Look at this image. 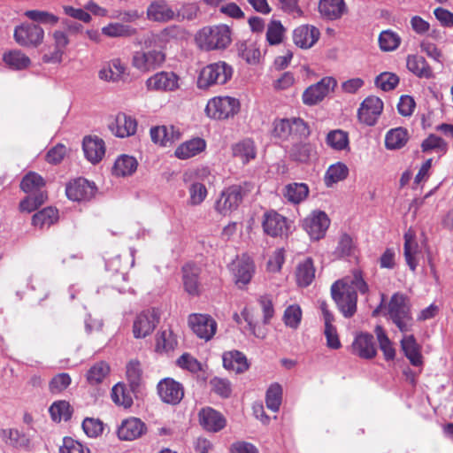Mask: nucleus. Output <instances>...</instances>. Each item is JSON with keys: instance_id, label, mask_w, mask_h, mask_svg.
Listing matches in <instances>:
<instances>
[{"instance_id": "3", "label": "nucleus", "mask_w": 453, "mask_h": 453, "mask_svg": "<svg viewBox=\"0 0 453 453\" xmlns=\"http://www.w3.org/2000/svg\"><path fill=\"white\" fill-rule=\"evenodd\" d=\"M388 315L396 327L403 334L411 332L414 319L406 296L395 293L388 303Z\"/></svg>"}, {"instance_id": "42", "label": "nucleus", "mask_w": 453, "mask_h": 453, "mask_svg": "<svg viewBox=\"0 0 453 453\" xmlns=\"http://www.w3.org/2000/svg\"><path fill=\"white\" fill-rule=\"evenodd\" d=\"M45 186V181L43 178L35 172H30L27 173L21 182L20 188L21 189L31 195H35L39 192H43L42 188Z\"/></svg>"}, {"instance_id": "5", "label": "nucleus", "mask_w": 453, "mask_h": 453, "mask_svg": "<svg viewBox=\"0 0 453 453\" xmlns=\"http://www.w3.org/2000/svg\"><path fill=\"white\" fill-rule=\"evenodd\" d=\"M239 101L230 96H219L211 99L205 107L208 117L215 119H225L233 117L239 111Z\"/></svg>"}, {"instance_id": "17", "label": "nucleus", "mask_w": 453, "mask_h": 453, "mask_svg": "<svg viewBox=\"0 0 453 453\" xmlns=\"http://www.w3.org/2000/svg\"><path fill=\"white\" fill-rule=\"evenodd\" d=\"M157 391L163 402L170 404H177L183 398L182 386L173 379L162 380L157 385Z\"/></svg>"}, {"instance_id": "45", "label": "nucleus", "mask_w": 453, "mask_h": 453, "mask_svg": "<svg viewBox=\"0 0 453 453\" xmlns=\"http://www.w3.org/2000/svg\"><path fill=\"white\" fill-rule=\"evenodd\" d=\"M4 63L12 69L22 70L29 66L30 58L21 50H11L4 54Z\"/></svg>"}, {"instance_id": "47", "label": "nucleus", "mask_w": 453, "mask_h": 453, "mask_svg": "<svg viewBox=\"0 0 453 453\" xmlns=\"http://www.w3.org/2000/svg\"><path fill=\"white\" fill-rule=\"evenodd\" d=\"M178 344L176 336L171 329L162 330L157 337L156 349L159 352L173 350Z\"/></svg>"}, {"instance_id": "34", "label": "nucleus", "mask_w": 453, "mask_h": 453, "mask_svg": "<svg viewBox=\"0 0 453 453\" xmlns=\"http://www.w3.org/2000/svg\"><path fill=\"white\" fill-rule=\"evenodd\" d=\"M289 157L292 160L300 163H308L316 157V148L311 142H296L289 150Z\"/></svg>"}, {"instance_id": "62", "label": "nucleus", "mask_w": 453, "mask_h": 453, "mask_svg": "<svg viewBox=\"0 0 453 453\" xmlns=\"http://www.w3.org/2000/svg\"><path fill=\"white\" fill-rule=\"evenodd\" d=\"M72 379L66 372L55 375L49 383V389L52 394H59L65 390L71 384Z\"/></svg>"}, {"instance_id": "19", "label": "nucleus", "mask_w": 453, "mask_h": 453, "mask_svg": "<svg viewBox=\"0 0 453 453\" xmlns=\"http://www.w3.org/2000/svg\"><path fill=\"white\" fill-rule=\"evenodd\" d=\"M262 226L265 233L273 237L286 234L288 230L287 219L274 211L265 213Z\"/></svg>"}, {"instance_id": "10", "label": "nucleus", "mask_w": 453, "mask_h": 453, "mask_svg": "<svg viewBox=\"0 0 453 453\" xmlns=\"http://www.w3.org/2000/svg\"><path fill=\"white\" fill-rule=\"evenodd\" d=\"M242 196L240 186H231L221 192L219 198L216 201L215 209L221 215H229L239 207Z\"/></svg>"}, {"instance_id": "41", "label": "nucleus", "mask_w": 453, "mask_h": 453, "mask_svg": "<svg viewBox=\"0 0 453 453\" xmlns=\"http://www.w3.org/2000/svg\"><path fill=\"white\" fill-rule=\"evenodd\" d=\"M315 278V268L311 258H306L296 268V281L301 287H308Z\"/></svg>"}, {"instance_id": "1", "label": "nucleus", "mask_w": 453, "mask_h": 453, "mask_svg": "<svg viewBox=\"0 0 453 453\" xmlns=\"http://www.w3.org/2000/svg\"><path fill=\"white\" fill-rule=\"evenodd\" d=\"M368 290L361 271L354 270L351 276L336 280L332 285L331 295L342 315L351 318L357 311V291L366 294Z\"/></svg>"}, {"instance_id": "30", "label": "nucleus", "mask_w": 453, "mask_h": 453, "mask_svg": "<svg viewBox=\"0 0 453 453\" xmlns=\"http://www.w3.org/2000/svg\"><path fill=\"white\" fill-rule=\"evenodd\" d=\"M232 154L234 157L240 160L243 165L255 159L257 156V148L251 139H243L232 146Z\"/></svg>"}, {"instance_id": "58", "label": "nucleus", "mask_w": 453, "mask_h": 453, "mask_svg": "<svg viewBox=\"0 0 453 453\" xmlns=\"http://www.w3.org/2000/svg\"><path fill=\"white\" fill-rule=\"evenodd\" d=\"M285 28L279 20H272L267 27L266 40L271 45H277L282 42Z\"/></svg>"}, {"instance_id": "23", "label": "nucleus", "mask_w": 453, "mask_h": 453, "mask_svg": "<svg viewBox=\"0 0 453 453\" xmlns=\"http://www.w3.org/2000/svg\"><path fill=\"white\" fill-rule=\"evenodd\" d=\"M146 425L137 418H129L121 422L118 437L122 441H134L146 432Z\"/></svg>"}, {"instance_id": "35", "label": "nucleus", "mask_w": 453, "mask_h": 453, "mask_svg": "<svg viewBox=\"0 0 453 453\" xmlns=\"http://www.w3.org/2000/svg\"><path fill=\"white\" fill-rule=\"evenodd\" d=\"M205 147L204 140L194 138L178 146L174 154L180 159H188L202 152Z\"/></svg>"}, {"instance_id": "21", "label": "nucleus", "mask_w": 453, "mask_h": 453, "mask_svg": "<svg viewBox=\"0 0 453 453\" xmlns=\"http://www.w3.org/2000/svg\"><path fill=\"white\" fill-rule=\"evenodd\" d=\"M352 353L364 359H371L377 354L373 336L367 333L357 334L351 345Z\"/></svg>"}, {"instance_id": "39", "label": "nucleus", "mask_w": 453, "mask_h": 453, "mask_svg": "<svg viewBox=\"0 0 453 453\" xmlns=\"http://www.w3.org/2000/svg\"><path fill=\"white\" fill-rule=\"evenodd\" d=\"M1 436L5 443L12 447L28 448L30 446L29 436L18 429H4L1 432Z\"/></svg>"}, {"instance_id": "25", "label": "nucleus", "mask_w": 453, "mask_h": 453, "mask_svg": "<svg viewBox=\"0 0 453 453\" xmlns=\"http://www.w3.org/2000/svg\"><path fill=\"white\" fill-rule=\"evenodd\" d=\"M403 256L410 269L414 272L418 265L421 255L420 247L414 234L409 230L404 234Z\"/></svg>"}, {"instance_id": "64", "label": "nucleus", "mask_w": 453, "mask_h": 453, "mask_svg": "<svg viewBox=\"0 0 453 453\" xmlns=\"http://www.w3.org/2000/svg\"><path fill=\"white\" fill-rule=\"evenodd\" d=\"M398 82V76L392 73H382L377 76L375 80L377 87L380 88L384 91L394 89Z\"/></svg>"}, {"instance_id": "12", "label": "nucleus", "mask_w": 453, "mask_h": 453, "mask_svg": "<svg viewBox=\"0 0 453 453\" xmlns=\"http://www.w3.org/2000/svg\"><path fill=\"white\" fill-rule=\"evenodd\" d=\"M158 319L157 313L154 309L144 311L137 315L133 324L134 338H145L150 335L154 331Z\"/></svg>"}, {"instance_id": "29", "label": "nucleus", "mask_w": 453, "mask_h": 453, "mask_svg": "<svg viewBox=\"0 0 453 453\" xmlns=\"http://www.w3.org/2000/svg\"><path fill=\"white\" fill-rule=\"evenodd\" d=\"M401 349L412 365L421 366L423 365L420 347L413 334L404 335L402 338Z\"/></svg>"}, {"instance_id": "8", "label": "nucleus", "mask_w": 453, "mask_h": 453, "mask_svg": "<svg viewBox=\"0 0 453 453\" xmlns=\"http://www.w3.org/2000/svg\"><path fill=\"white\" fill-rule=\"evenodd\" d=\"M336 86L332 77H324L319 82L308 87L303 93L302 99L305 105H315L321 102Z\"/></svg>"}, {"instance_id": "54", "label": "nucleus", "mask_w": 453, "mask_h": 453, "mask_svg": "<svg viewBox=\"0 0 453 453\" xmlns=\"http://www.w3.org/2000/svg\"><path fill=\"white\" fill-rule=\"evenodd\" d=\"M348 175V168L344 164L337 163L331 165L325 175V182L326 186H332L340 180H344Z\"/></svg>"}, {"instance_id": "28", "label": "nucleus", "mask_w": 453, "mask_h": 453, "mask_svg": "<svg viewBox=\"0 0 453 453\" xmlns=\"http://www.w3.org/2000/svg\"><path fill=\"white\" fill-rule=\"evenodd\" d=\"M150 136L155 143L168 146L180 139V133L173 126H161L152 127Z\"/></svg>"}, {"instance_id": "36", "label": "nucleus", "mask_w": 453, "mask_h": 453, "mask_svg": "<svg viewBox=\"0 0 453 453\" xmlns=\"http://www.w3.org/2000/svg\"><path fill=\"white\" fill-rule=\"evenodd\" d=\"M282 195L288 202L298 204L308 196L309 188L305 183H289L282 189Z\"/></svg>"}, {"instance_id": "44", "label": "nucleus", "mask_w": 453, "mask_h": 453, "mask_svg": "<svg viewBox=\"0 0 453 453\" xmlns=\"http://www.w3.org/2000/svg\"><path fill=\"white\" fill-rule=\"evenodd\" d=\"M58 219V211L53 207H47L33 216L32 223L40 228L50 227Z\"/></svg>"}, {"instance_id": "6", "label": "nucleus", "mask_w": 453, "mask_h": 453, "mask_svg": "<svg viewBox=\"0 0 453 453\" xmlns=\"http://www.w3.org/2000/svg\"><path fill=\"white\" fill-rule=\"evenodd\" d=\"M14 40L22 47L37 48L44 39V30L39 25L23 23L14 29Z\"/></svg>"}, {"instance_id": "50", "label": "nucleus", "mask_w": 453, "mask_h": 453, "mask_svg": "<svg viewBox=\"0 0 453 453\" xmlns=\"http://www.w3.org/2000/svg\"><path fill=\"white\" fill-rule=\"evenodd\" d=\"M282 398V388L279 383H273L266 391V407L276 412L280 410Z\"/></svg>"}, {"instance_id": "46", "label": "nucleus", "mask_w": 453, "mask_h": 453, "mask_svg": "<svg viewBox=\"0 0 453 453\" xmlns=\"http://www.w3.org/2000/svg\"><path fill=\"white\" fill-rule=\"evenodd\" d=\"M374 333L385 359L393 360L395 357V349L393 347L392 342L385 333L383 327L381 326H376Z\"/></svg>"}, {"instance_id": "4", "label": "nucleus", "mask_w": 453, "mask_h": 453, "mask_svg": "<svg viewBox=\"0 0 453 453\" xmlns=\"http://www.w3.org/2000/svg\"><path fill=\"white\" fill-rule=\"evenodd\" d=\"M232 75V66L224 61H219L202 69L197 85L200 88H207L212 85L225 84L231 79Z\"/></svg>"}, {"instance_id": "11", "label": "nucleus", "mask_w": 453, "mask_h": 453, "mask_svg": "<svg viewBox=\"0 0 453 453\" xmlns=\"http://www.w3.org/2000/svg\"><path fill=\"white\" fill-rule=\"evenodd\" d=\"M188 325L199 338L205 341L211 339L217 330L216 321L204 314H191L188 317Z\"/></svg>"}, {"instance_id": "18", "label": "nucleus", "mask_w": 453, "mask_h": 453, "mask_svg": "<svg viewBox=\"0 0 453 453\" xmlns=\"http://www.w3.org/2000/svg\"><path fill=\"white\" fill-rule=\"evenodd\" d=\"M198 417L203 428L211 433L219 432L226 425L225 417L211 407L203 408L199 411Z\"/></svg>"}, {"instance_id": "52", "label": "nucleus", "mask_w": 453, "mask_h": 453, "mask_svg": "<svg viewBox=\"0 0 453 453\" xmlns=\"http://www.w3.org/2000/svg\"><path fill=\"white\" fill-rule=\"evenodd\" d=\"M111 399L118 404L128 408L133 404V398L125 384L118 383L111 389Z\"/></svg>"}, {"instance_id": "53", "label": "nucleus", "mask_w": 453, "mask_h": 453, "mask_svg": "<svg viewBox=\"0 0 453 453\" xmlns=\"http://www.w3.org/2000/svg\"><path fill=\"white\" fill-rule=\"evenodd\" d=\"M302 316L301 307L298 304H291L286 308L282 319L288 327L296 329L301 323Z\"/></svg>"}, {"instance_id": "9", "label": "nucleus", "mask_w": 453, "mask_h": 453, "mask_svg": "<svg viewBox=\"0 0 453 453\" xmlns=\"http://www.w3.org/2000/svg\"><path fill=\"white\" fill-rule=\"evenodd\" d=\"M330 225V219L322 211H314L303 220V227L313 240L323 238Z\"/></svg>"}, {"instance_id": "22", "label": "nucleus", "mask_w": 453, "mask_h": 453, "mask_svg": "<svg viewBox=\"0 0 453 453\" xmlns=\"http://www.w3.org/2000/svg\"><path fill=\"white\" fill-rule=\"evenodd\" d=\"M147 19L155 22L165 23L176 19V14L165 0L150 4L146 11Z\"/></svg>"}, {"instance_id": "14", "label": "nucleus", "mask_w": 453, "mask_h": 453, "mask_svg": "<svg viewBox=\"0 0 453 453\" xmlns=\"http://www.w3.org/2000/svg\"><path fill=\"white\" fill-rule=\"evenodd\" d=\"M231 271L236 285L242 288L250 281L253 276V261L249 256L242 255L231 264Z\"/></svg>"}, {"instance_id": "24", "label": "nucleus", "mask_w": 453, "mask_h": 453, "mask_svg": "<svg viewBox=\"0 0 453 453\" xmlns=\"http://www.w3.org/2000/svg\"><path fill=\"white\" fill-rule=\"evenodd\" d=\"M319 30L309 25H303L296 27L293 33V41L295 44L303 49L312 47L319 40Z\"/></svg>"}, {"instance_id": "31", "label": "nucleus", "mask_w": 453, "mask_h": 453, "mask_svg": "<svg viewBox=\"0 0 453 453\" xmlns=\"http://www.w3.org/2000/svg\"><path fill=\"white\" fill-rule=\"evenodd\" d=\"M126 65L119 58H113L99 71L98 77L104 81H118L125 73Z\"/></svg>"}, {"instance_id": "43", "label": "nucleus", "mask_w": 453, "mask_h": 453, "mask_svg": "<svg viewBox=\"0 0 453 453\" xmlns=\"http://www.w3.org/2000/svg\"><path fill=\"white\" fill-rule=\"evenodd\" d=\"M408 132L403 127L389 130L385 137V145L388 150H397L405 145L408 141Z\"/></svg>"}, {"instance_id": "13", "label": "nucleus", "mask_w": 453, "mask_h": 453, "mask_svg": "<svg viewBox=\"0 0 453 453\" xmlns=\"http://www.w3.org/2000/svg\"><path fill=\"white\" fill-rule=\"evenodd\" d=\"M383 110V102L377 96H368L361 104L357 116L361 122L373 126Z\"/></svg>"}, {"instance_id": "59", "label": "nucleus", "mask_w": 453, "mask_h": 453, "mask_svg": "<svg viewBox=\"0 0 453 453\" xmlns=\"http://www.w3.org/2000/svg\"><path fill=\"white\" fill-rule=\"evenodd\" d=\"M25 16L28 18L29 19L45 24V25H56L59 19L58 16L54 15L53 13H50L46 11H40V10H29L25 12Z\"/></svg>"}, {"instance_id": "37", "label": "nucleus", "mask_w": 453, "mask_h": 453, "mask_svg": "<svg viewBox=\"0 0 453 453\" xmlns=\"http://www.w3.org/2000/svg\"><path fill=\"white\" fill-rule=\"evenodd\" d=\"M223 365L227 370L242 373L249 368L246 357L238 350L229 351L223 355Z\"/></svg>"}, {"instance_id": "63", "label": "nucleus", "mask_w": 453, "mask_h": 453, "mask_svg": "<svg viewBox=\"0 0 453 453\" xmlns=\"http://www.w3.org/2000/svg\"><path fill=\"white\" fill-rule=\"evenodd\" d=\"M60 453H90V449L73 440L71 437H65L63 439V445L59 448Z\"/></svg>"}, {"instance_id": "2", "label": "nucleus", "mask_w": 453, "mask_h": 453, "mask_svg": "<svg viewBox=\"0 0 453 453\" xmlns=\"http://www.w3.org/2000/svg\"><path fill=\"white\" fill-rule=\"evenodd\" d=\"M197 46L206 51L226 49L231 42V31L226 25L204 27L196 35Z\"/></svg>"}, {"instance_id": "15", "label": "nucleus", "mask_w": 453, "mask_h": 453, "mask_svg": "<svg viewBox=\"0 0 453 453\" xmlns=\"http://www.w3.org/2000/svg\"><path fill=\"white\" fill-rule=\"evenodd\" d=\"M96 189L94 183L80 178L66 186L65 193L70 200L80 202L91 199L96 193Z\"/></svg>"}, {"instance_id": "27", "label": "nucleus", "mask_w": 453, "mask_h": 453, "mask_svg": "<svg viewBox=\"0 0 453 453\" xmlns=\"http://www.w3.org/2000/svg\"><path fill=\"white\" fill-rule=\"evenodd\" d=\"M318 9L321 17L328 20L340 19L347 11L344 0H320Z\"/></svg>"}, {"instance_id": "32", "label": "nucleus", "mask_w": 453, "mask_h": 453, "mask_svg": "<svg viewBox=\"0 0 453 453\" xmlns=\"http://www.w3.org/2000/svg\"><path fill=\"white\" fill-rule=\"evenodd\" d=\"M406 65L408 70L418 78L427 80L434 78V72L431 66L422 56H408Z\"/></svg>"}, {"instance_id": "56", "label": "nucleus", "mask_w": 453, "mask_h": 453, "mask_svg": "<svg viewBox=\"0 0 453 453\" xmlns=\"http://www.w3.org/2000/svg\"><path fill=\"white\" fill-rule=\"evenodd\" d=\"M239 55L248 64L256 65L260 59V50L254 43L242 42L239 46Z\"/></svg>"}, {"instance_id": "61", "label": "nucleus", "mask_w": 453, "mask_h": 453, "mask_svg": "<svg viewBox=\"0 0 453 453\" xmlns=\"http://www.w3.org/2000/svg\"><path fill=\"white\" fill-rule=\"evenodd\" d=\"M46 200L47 194L45 192L29 195L20 202L19 208L22 211L31 212L41 206Z\"/></svg>"}, {"instance_id": "57", "label": "nucleus", "mask_w": 453, "mask_h": 453, "mask_svg": "<svg viewBox=\"0 0 453 453\" xmlns=\"http://www.w3.org/2000/svg\"><path fill=\"white\" fill-rule=\"evenodd\" d=\"M401 42L400 36L390 30H386L380 33L379 36L380 47L384 51H391L395 50Z\"/></svg>"}, {"instance_id": "48", "label": "nucleus", "mask_w": 453, "mask_h": 453, "mask_svg": "<svg viewBox=\"0 0 453 453\" xmlns=\"http://www.w3.org/2000/svg\"><path fill=\"white\" fill-rule=\"evenodd\" d=\"M110 366L106 362L100 361L92 365L87 372V380L91 385L101 383L108 375Z\"/></svg>"}, {"instance_id": "40", "label": "nucleus", "mask_w": 453, "mask_h": 453, "mask_svg": "<svg viewBox=\"0 0 453 453\" xmlns=\"http://www.w3.org/2000/svg\"><path fill=\"white\" fill-rule=\"evenodd\" d=\"M102 33L108 37H131L137 33V30L125 23L111 22L102 28Z\"/></svg>"}, {"instance_id": "49", "label": "nucleus", "mask_w": 453, "mask_h": 453, "mask_svg": "<svg viewBox=\"0 0 453 453\" xmlns=\"http://www.w3.org/2000/svg\"><path fill=\"white\" fill-rule=\"evenodd\" d=\"M51 418L56 422L67 421L72 417V408L66 401L54 402L49 409Z\"/></svg>"}, {"instance_id": "55", "label": "nucleus", "mask_w": 453, "mask_h": 453, "mask_svg": "<svg viewBox=\"0 0 453 453\" xmlns=\"http://www.w3.org/2000/svg\"><path fill=\"white\" fill-rule=\"evenodd\" d=\"M356 246L353 239L347 234H343L338 242L334 255L338 257H347L355 255Z\"/></svg>"}, {"instance_id": "38", "label": "nucleus", "mask_w": 453, "mask_h": 453, "mask_svg": "<svg viewBox=\"0 0 453 453\" xmlns=\"http://www.w3.org/2000/svg\"><path fill=\"white\" fill-rule=\"evenodd\" d=\"M138 163L134 157L128 155L119 156L112 167V173L118 177L132 175L137 169Z\"/></svg>"}, {"instance_id": "7", "label": "nucleus", "mask_w": 453, "mask_h": 453, "mask_svg": "<svg viewBox=\"0 0 453 453\" xmlns=\"http://www.w3.org/2000/svg\"><path fill=\"white\" fill-rule=\"evenodd\" d=\"M165 60V56L161 50H137L132 56V65L142 73H149L160 67Z\"/></svg>"}, {"instance_id": "51", "label": "nucleus", "mask_w": 453, "mask_h": 453, "mask_svg": "<svg viewBox=\"0 0 453 453\" xmlns=\"http://www.w3.org/2000/svg\"><path fill=\"white\" fill-rule=\"evenodd\" d=\"M326 142L330 148L335 150H342L349 145V136L346 132L335 129L327 134Z\"/></svg>"}, {"instance_id": "16", "label": "nucleus", "mask_w": 453, "mask_h": 453, "mask_svg": "<svg viewBox=\"0 0 453 453\" xmlns=\"http://www.w3.org/2000/svg\"><path fill=\"white\" fill-rule=\"evenodd\" d=\"M149 90L173 91L179 88V77L173 72H159L146 81Z\"/></svg>"}, {"instance_id": "26", "label": "nucleus", "mask_w": 453, "mask_h": 453, "mask_svg": "<svg viewBox=\"0 0 453 453\" xmlns=\"http://www.w3.org/2000/svg\"><path fill=\"white\" fill-rule=\"evenodd\" d=\"M82 147L86 158L92 164L98 163L104 156V142L99 137H85Z\"/></svg>"}, {"instance_id": "60", "label": "nucleus", "mask_w": 453, "mask_h": 453, "mask_svg": "<svg viewBox=\"0 0 453 453\" xmlns=\"http://www.w3.org/2000/svg\"><path fill=\"white\" fill-rule=\"evenodd\" d=\"M142 371L141 364L137 360H131L127 365V378L132 390H134L141 383Z\"/></svg>"}, {"instance_id": "33", "label": "nucleus", "mask_w": 453, "mask_h": 453, "mask_svg": "<svg viewBox=\"0 0 453 453\" xmlns=\"http://www.w3.org/2000/svg\"><path fill=\"white\" fill-rule=\"evenodd\" d=\"M182 279L185 291L190 296H198L199 288V268L193 264H187L182 267Z\"/></svg>"}, {"instance_id": "20", "label": "nucleus", "mask_w": 453, "mask_h": 453, "mask_svg": "<svg viewBox=\"0 0 453 453\" xmlns=\"http://www.w3.org/2000/svg\"><path fill=\"white\" fill-rule=\"evenodd\" d=\"M109 128L116 136L124 138L135 134L137 122L132 116L120 112L109 124Z\"/></svg>"}]
</instances>
